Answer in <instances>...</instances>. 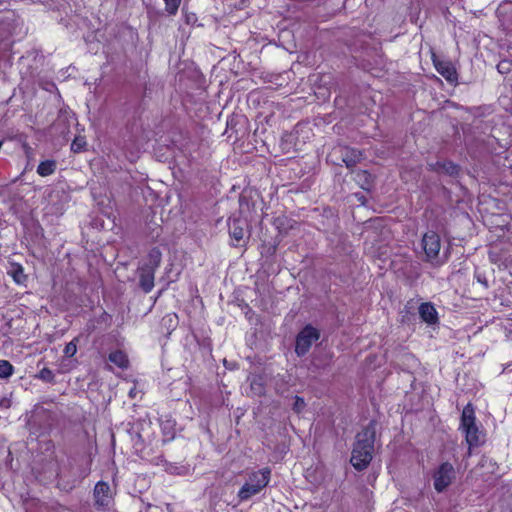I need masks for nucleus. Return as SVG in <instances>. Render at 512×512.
I'll use <instances>...</instances> for the list:
<instances>
[{
  "label": "nucleus",
  "instance_id": "nucleus-25",
  "mask_svg": "<svg viewBox=\"0 0 512 512\" xmlns=\"http://www.w3.org/2000/svg\"><path fill=\"white\" fill-rule=\"evenodd\" d=\"M23 149L27 157H30V154L32 153L31 147H29L27 144H23Z\"/></svg>",
  "mask_w": 512,
  "mask_h": 512
},
{
  "label": "nucleus",
  "instance_id": "nucleus-10",
  "mask_svg": "<svg viewBox=\"0 0 512 512\" xmlns=\"http://www.w3.org/2000/svg\"><path fill=\"white\" fill-rule=\"evenodd\" d=\"M245 222L241 219L234 218L229 222L230 236L235 241L239 242L244 237Z\"/></svg>",
  "mask_w": 512,
  "mask_h": 512
},
{
  "label": "nucleus",
  "instance_id": "nucleus-5",
  "mask_svg": "<svg viewBox=\"0 0 512 512\" xmlns=\"http://www.w3.org/2000/svg\"><path fill=\"white\" fill-rule=\"evenodd\" d=\"M319 339V332L312 326H306L297 336L295 352L302 356L308 352L312 344Z\"/></svg>",
  "mask_w": 512,
  "mask_h": 512
},
{
  "label": "nucleus",
  "instance_id": "nucleus-21",
  "mask_svg": "<svg viewBox=\"0 0 512 512\" xmlns=\"http://www.w3.org/2000/svg\"><path fill=\"white\" fill-rule=\"evenodd\" d=\"M510 65H511V64H510V62H508V61H501V62L498 64V66H497L498 71H499L500 73H506V72H508V71H509V69H510Z\"/></svg>",
  "mask_w": 512,
  "mask_h": 512
},
{
  "label": "nucleus",
  "instance_id": "nucleus-2",
  "mask_svg": "<svg viewBox=\"0 0 512 512\" xmlns=\"http://www.w3.org/2000/svg\"><path fill=\"white\" fill-rule=\"evenodd\" d=\"M270 474L271 471L268 468L251 472L238 492L240 500H248L252 496L260 493L268 485Z\"/></svg>",
  "mask_w": 512,
  "mask_h": 512
},
{
  "label": "nucleus",
  "instance_id": "nucleus-1",
  "mask_svg": "<svg viewBox=\"0 0 512 512\" xmlns=\"http://www.w3.org/2000/svg\"><path fill=\"white\" fill-rule=\"evenodd\" d=\"M375 427L369 424L356 436V442L351 455V464L357 470L365 469L372 460L374 450Z\"/></svg>",
  "mask_w": 512,
  "mask_h": 512
},
{
  "label": "nucleus",
  "instance_id": "nucleus-19",
  "mask_svg": "<svg viewBox=\"0 0 512 512\" xmlns=\"http://www.w3.org/2000/svg\"><path fill=\"white\" fill-rule=\"evenodd\" d=\"M85 144V141L83 138H76L72 144H71V149L74 151V152H79L82 150L83 146Z\"/></svg>",
  "mask_w": 512,
  "mask_h": 512
},
{
  "label": "nucleus",
  "instance_id": "nucleus-12",
  "mask_svg": "<svg viewBox=\"0 0 512 512\" xmlns=\"http://www.w3.org/2000/svg\"><path fill=\"white\" fill-rule=\"evenodd\" d=\"M7 273L13 278L15 283L18 285H25L27 276L24 273L22 265L18 263H11Z\"/></svg>",
  "mask_w": 512,
  "mask_h": 512
},
{
  "label": "nucleus",
  "instance_id": "nucleus-9",
  "mask_svg": "<svg viewBox=\"0 0 512 512\" xmlns=\"http://www.w3.org/2000/svg\"><path fill=\"white\" fill-rule=\"evenodd\" d=\"M140 286L146 292H150L154 287V269L143 267L140 270Z\"/></svg>",
  "mask_w": 512,
  "mask_h": 512
},
{
  "label": "nucleus",
  "instance_id": "nucleus-15",
  "mask_svg": "<svg viewBox=\"0 0 512 512\" xmlns=\"http://www.w3.org/2000/svg\"><path fill=\"white\" fill-rule=\"evenodd\" d=\"M13 373V366L9 361L0 360V378H8Z\"/></svg>",
  "mask_w": 512,
  "mask_h": 512
},
{
  "label": "nucleus",
  "instance_id": "nucleus-24",
  "mask_svg": "<svg viewBox=\"0 0 512 512\" xmlns=\"http://www.w3.org/2000/svg\"><path fill=\"white\" fill-rule=\"evenodd\" d=\"M51 374H52V373H51V371H50V370H48V369H43V370L40 372V376H41V378H43V379H47L48 377H50V376H51Z\"/></svg>",
  "mask_w": 512,
  "mask_h": 512
},
{
  "label": "nucleus",
  "instance_id": "nucleus-23",
  "mask_svg": "<svg viewBox=\"0 0 512 512\" xmlns=\"http://www.w3.org/2000/svg\"><path fill=\"white\" fill-rule=\"evenodd\" d=\"M352 154L354 155L355 159L353 161H348L346 158H344L343 160L346 162V165L349 167L351 165H353L356 161H358L361 157V153L360 152H356V151H352Z\"/></svg>",
  "mask_w": 512,
  "mask_h": 512
},
{
  "label": "nucleus",
  "instance_id": "nucleus-13",
  "mask_svg": "<svg viewBox=\"0 0 512 512\" xmlns=\"http://www.w3.org/2000/svg\"><path fill=\"white\" fill-rule=\"evenodd\" d=\"M108 358L111 363L115 364L119 368L125 369L128 367V364H129L128 357L121 350H116V351L111 352L109 354Z\"/></svg>",
  "mask_w": 512,
  "mask_h": 512
},
{
  "label": "nucleus",
  "instance_id": "nucleus-3",
  "mask_svg": "<svg viewBox=\"0 0 512 512\" xmlns=\"http://www.w3.org/2000/svg\"><path fill=\"white\" fill-rule=\"evenodd\" d=\"M475 420L474 409L470 404H468L462 411L460 427L465 434V439L470 449L478 446L481 442V433L475 423Z\"/></svg>",
  "mask_w": 512,
  "mask_h": 512
},
{
  "label": "nucleus",
  "instance_id": "nucleus-22",
  "mask_svg": "<svg viewBox=\"0 0 512 512\" xmlns=\"http://www.w3.org/2000/svg\"><path fill=\"white\" fill-rule=\"evenodd\" d=\"M304 405H305L304 400L300 397H296L295 403H294L295 410L297 412H300L303 409Z\"/></svg>",
  "mask_w": 512,
  "mask_h": 512
},
{
  "label": "nucleus",
  "instance_id": "nucleus-18",
  "mask_svg": "<svg viewBox=\"0 0 512 512\" xmlns=\"http://www.w3.org/2000/svg\"><path fill=\"white\" fill-rule=\"evenodd\" d=\"M77 339L72 340L71 342L67 343L64 348V355L66 357H72L77 352Z\"/></svg>",
  "mask_w": 512,
  "mask_h": 512
},
{
  "label": "nucleus",
  "instance_id": "nucleus-16",
  "mask_svg": "<svg viewBox=\"0 0 512 512\" xmlns=\"http://www.w3.org/2000/svg\"><path fill=\"white\" fill-rule=\"evenodd\" d=\"M165 9L170 15H175L180 6L181 0H164Z\"/></svg>",
  "mask_w": 512,
  "mask_h": 512
},
{
  "label": "nucleus",
  "instance_id": "nucleus-8",
  "mask_svg": "<svg viewBox=\"0 0 512 512\" xmlns=\"http://www.w3.org/2000/svg\"><path fill=\"white\" fill-rule=\"evenodd\" d=\"M94 496L98 505H107L110 499V486L105 482H98L94 489Z\"/></svg>",
  "mask_w": 512,
  "mask_h": 512
},
{
  "label": "nucleus",
  "instance_id": "nucleus-7",
  "mask_svg": "<svg viewBox=\"0 0 512 512\" xmlns=\"http://www.w3.org/2000/svg\"><path fill=\"white\" fill-rule=\"evenodd\" d=\"M433 63L437 72L440 73L448 82L453 83L457 80V73L451 62L437 60L433 56Z\"/></svg>",
  "mask_w": 512,
  "mask_h": 512
},
{
  "label": "nucleus",
  "instance_id": "nucleus-17",
  "mask_svg": "<svg viewBox=\"0 0 512 512\" xmlns=\"http://www.w3.org/2000/svg\"><path fill=\"white\" fill-rule=\"evenodd\" d=\"M150 266L148 268H153L155 270L156 267L160 264L161 261V253L159 250H152L149 254Z\"/></svg>",
  "mask_w": 512,
  "mask_h": 512
},
{
  "label": "nucleus",
  "instance_id": "nucleus-14",
  "mask_svg": "<svg viewBox=\"0 0 512 512\" xmlns=\"http://www.w3.org/2000/svg\"><path fill=\"white\" fill-rule=\"evenodd\" d=\"M56 169V163L52 160H46L41 162L37 167V173L42 176L46 177L54 173Z\"/></svg>",
  "mask_w": 512,
  "mask_h": 512
},
{
  "label": "nucleus",
  "instance_id": "nucleus-20",
  "mask_svg": "<svg viewBox=\"0 0 512 512\" xmlns=\"http://www.w3.org/2000/svg\"><path fill=\"white\" fill-rule=\"evenodd\" d=\"M443 169L446 170L447 173L449 174H456L458 172V167L456 165H454L453 163L451 162H448V163H444L443 164Z\"/></svg>",
  "mask_w": 512,
  "mask_h": 512
},
{
  "label": "nucleus",
  "instance_id": "nucleus-6",
  "mask_svg": "<svg viewBox=\"0 0 512 512\" xmlns=\"http://www.w3.org/2000/svg\"><path fill=\"white\" fill-rule=\"evenodd\" d=\"M423 249L429 259H435L441 248V240L437 233L427 232L422 239Z\"/></svg>",
  "mask_w": 512,
  "mask_h": 512
},
{
  "label": "nucleus",
  "instance_id": "nucleus-4",
  "mask_svg": "<svg viewBox=\"0 0 512 512\" xmlns=\"http://www.w3.org/2000/svg\"><path fill=\"white\" fill-rule=\"evenodd\" d=\"M434 489L438 492H444L456 479V470L449 462L440 464L432 475Z\"/></svg>",
  "mask_w": 512,
  "mask_h": 512
},
{
  "label": "nucleus",
  "instance_id": "nucleus-11",
  "mask_svg": "<svg viewBox=\"0 0 512 512\" xmlns=\"http://www.w3.org/2000/svg\"><path fill=\"white\" fill-rule=\"evenodd\" d=\"M419 314L423 321L434 324L437 321V312L430 303H423L419 307Z\"/></svg>",
  "mask_w": 512,
  "mask_h": 512
}]
</instances>
